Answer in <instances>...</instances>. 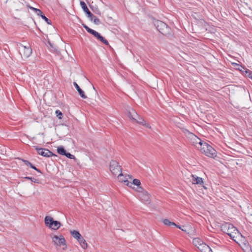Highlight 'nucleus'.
Wrapping results in <instances>:
<instances>
[{
  "label": "nucleus",
  "mask_w": 252,
  "mask_h": 252,
  "mask_svg": "<svg viewBox=\"0 0 252 252\" xmlns=\"http://www.w3.org/2000/svg\"><path fill=\"white\" fill-rule=\"evenodd\" d=\"M199 144L201 146L200 151L202 153L210 158H215L217 156L216 151L211 145L201 141L199 142Z\"/></svg>",
  "instance_id": "1"
},
{
  "label": "nucleus",
  "mask_w": 252,
  "mask_h": 252,
  "mask_svg": "<svg viewBox=\"0 0 252 252\" xmlns=\"http://www.w3.org/2000/svg\"><path fill=\"white\" fill-rule=\"evenodd\" d=\"M138 196L142 202L146 204H149L151 202L150 195L147 191L144 190L142 188H138Z\"/></svg>",
  "instance_id": "2"
},
{
  "label": "nucleus",
  "mask_w": 252,
  "mask_h": 252,
  "mask_svg": "<svg viewBox=\"0 0 252 252\" xmlns=\"http://www.w3.org/2000/svg\"><path fill=\"white\" fill-rule=\"evenodd\" d=\"M19 48V53L22 58H28L32 54V49L29 46H26L20 44Z\"/></svg>",
  "instance_id": "3"
},
{
  "label": "nucleus",
  "mask_w": 252,
  "mask_h": 252,
  "mask_svg": "<svg viewBox=\"0 0 252 252\" xmlns=\"http://www.w3.org/2000/svg\"><path fill=\"white\" fill-rule=\"evenodd\" d=\"M221 230L231 238H234V236L233 235V232L237 230V229L233 224L226 223L221 226Z\"/></svg>",
  "instance_id": "4"
},
{
  "label": "nucleus",
  "mask_w": 252,
  "mask_h": 252,
  "mask_svg": "<svg viewBox=\"0 0 252 252\" xmlns=\"http://www.w3.org/2000/svg\"><path fill=\"white\" fill-rule=\"evenodd\" d=\"M110 170L114 176H117L122 172L121 166L117 161L114 160L110 162Z\"/></svg>",
  "instance_id": "5"
},
{
  "label": "nucleus",
  "mask_w": 252,
  "mask_h": 252,
  "mask_svg": "<svg viewBox=\"0 0 252 252\" xmlns=\"http://www.w3.org/2000/svg\"><path fill=\"white\" fill-rule=\"evenodd\" d=\"M33 147L37 151V152L39 155L43 157L49 158L52 156H57L56 155L47 149L39 148L36 146H33Z\"/></svg>",
  "instance_id": "6"
},
{
  "label": "nucleus",
  "mask_w": 252,
  "mask_h": 252,
  "mask_svg": "<svg viewBox=\"0 0 252 252\" xmlns=\"http://www.w3.org/2000/svg\"><path fill=\"white\" fill-rule=\"evenodd\" d=\"M155 25L158 32H161L162 31H168L169 30V28L167 25L165 23L161 21H156Z\"/></svg>",
  "instance_id": "7"
},
{
  "label": "nucleus",
  "mask_w": 252,
  "mask_h": 252,
  "mask_svg": "<svg viewBox=\"0 0 252 252\" xmlns=\"http://www.w3.org/2000/svg\"><path fill=\"white\" fill-rule=\"evenodd\" d=\"M61 236V237L60 238L57 235H54L52 237V241L55 245L59 246H61V245H65L66 241L65 239L62 236Z\"/></svg>",
  "instance_id": "8"
},
{
  "label": "nucleus",
  "mask_w": 252,
  "mask_h": 252,
  "mask_svg": "<svg viewBox=\"0 0 252 252\" xmlns=\"http://www.w3.org/2000/svg\"><path fill=\"white\" fill-rule=\"evenodd\" d=\"M80 5L81 6V8L83 10V11L87 15L88 17L89 18L91 21H92L93 20V17H94L93 14L89 10L85 2L84 1H80Z\"/></svg>",
  "instance_id": "9"
},
{
  "label": "nucleus",
  "mask_w": 252,
  "mask_h": 252,
  "mask_svg": "<svg viewBox=\"0 0 252 252\" xmlns=\"http://www.w3.org/2000/svg\"><path fill=\"white\" fill-rule=\"evenodd\" d=\"M191 177H192V183L193 184L201 185L204 189H207L206 187L203 185L204 182L202 178L195 176L194 175H192Z\"/></svg>",
  "instance_id": "10"
},
{
  "label": "nucleus",
  "mask_w": 252,
  "mask_h": 252,
  "mask_svg": "<svg viewBox=\"0 0 252 252\" xmlns=\"http://www.w3.org/2000/svg\"><path fill=\"white\" fill-rule=\"evenodd\" d=\"M90 33L92 34L93 35H94V37H95L97 39H98L100 41H101L105 45H108L110 47H111L109 44L108 41L106 39H105L104 38V37H103L102 35H101L99 32H90Z\"/></svg>",
  "instance_id": "11"
},
{
  "label": "nucleus",
  "mask_w": 252,
  "mask_h": 252,
  "mask_svg": "<svg viewBox=\"0 0 252 252\" xmlns=\"http://www.w3.org/2000/svg\"><path fill=\"white\" fill-rule=\"evenodd\" d=\"M55 220L51 216H46L44 219V222L45 225L49 228H52L53 224Z\"/></svg>",
  "instance_id": "12"
},
{
  "label": "nucleus",
  "mask_w": 252,
  "mask_h": 252,
  "mask_svg": "<svg viewBox=\"0 0 252 252\" xmlns=\"http://www.w3.org/2000/svg\"><path fill=\"white\" fill-rule=\"evenodd\" d=\"M241 12L248 17H252V9L247 6L241 7Z\"/></svg>",
  "instance_id": "13"
},
{
  "label": "nucleus",
  "mask_w": 252,
  "mask_h": 252,
  "mask_svg": "<svg viewBox=\"0 0 252 252\" xmlns=\"http://www.w3.org/2000/svg\"><path fill=\"white\" fill-rule=\"evenodd\" d=\"M118 178L120 182L126 183V186L131 187V186L132 185L131 183L129 182L127 179L126 178V177L124 176L122 172L120 173L118 175Z\"/></svg>",
  "instance_id": "14"
},
{
  "label": "nucleus",
  "mask_w": 252,
  "mask_h": 252,
  "mask_svg": "<svg viewBox=\"0 0 252 252\" xmlns=\"http://www.w3.org/2000/svg\"><path fill=\"white\" fill-rule=\"evenodd\" d=\"M198 250L201 252H213L210 247L204 242L202 243L200 247H199Z\"/></svg>",
  "instance_id": "15"
},
{
  "label": "nucleus",
  "mask_w": 252,
  "mask_h": 252,
  "mask_svg": "<svg viewBox=\"0 0 252 252\" xmlns=\"http://www.w3.org/2000/svg\"><path fill=\"white\" fill-rule=\"evenodd\" d=\"M73 85L77 90L79 95L83 98H86L87 96L85 95L84 92L80 88L77 83L75 82H73Z\"/></svg>",
  "instance_id": "16"
},
{
  "label": "nucleus",
  "mask_w": 252,
  "mask_h": 252,
  "mask_svg": "<svg viewBox=\"0 0 252 252\" xmlns=\"http://www.w3.org/2000/svg\"><path fill=\"white\" fill-rule=\"evenodd\" d=\"M77 241H78L80 246L83 249H86L87 248V243H86V240L84 239V238L82 236L80 237L79 238V239L77 240Z\"/></svg>",
  "instance_id": "17"
},
{
  "label": "nucleus",
  "mask_w": 252,
  "mask_h": 252,
  "mask_svg": "<svg viewBox=\"0 0 252 252\" xmlns=\"http://www.w3.org/2000/svg\"><path fill=\"white\" fill-rule=\"evenodd\" d=\"M203 242H204L199 238H195L192 241L193 244L197 247L198 249L199 247H200Z\"/></svg>",
  "instance_id": "18"
},
{
  "label": "nucleus",
  "mask_w": 252,
  "mask_h": 252,
  "mask_svg": "<svg viewBox=\"0 0 252 252\" xmlns=\"http://www.w3.org/2000/svg\"><path fill=\"white\" fill-rule=\"evenodd\" d=\"M128 116L130 119L134 121L136 120V117H138V115L137 113L132 109H131V111H129Z\"/></svg>",
  "instance_id": "19"
},
{
  "label": "nucleus",
  "mask_w": 252,
  "mask_h": 252,
  "mask_svg": "<svg viewBox=\"0 0 252 252\" xmlns=\"http://www.w3.org/2000/svg\"><path fill=\"white\" fill-rule=\"evenodd\" d=\"M134 122L143 126H145L147 127H149V124H147L143 118L139 116H138V117H136Z\"/></svg>",
  "instance_id": "20"
},
{
  "label": "nucleus",
  "mask_w": 252,
  "mask_h": 252,
  "mask_svg": "<svg viewBox=\"0 0 252 252\" xmlns=\"http://www.w3.org/2000/svg\"><path fill=\"white\" fill-rule=\"evenodd\" d=\"M70 233L72 236L77 240L79 239V238L82 236L79 232L76 230H71Z\"/></svg>",
  "instance_id": "21"
},
{
  "label": "nucleus",
  "mask_w": 252,
  "mask_h": 252,
  "mask_svg": "<svg viewBox=\"0 0 252 252\" xmlns=\"http://www.w3.org/2000/svg\"><path fill=\"white\" fill-rule=\"evenodd\" d=\"M57 152L61 155L65 156L67 152L63 146H60L57 149Z\"/></svg>",
  "instance_id": "22"
},
{
  "label": "nucleus",
  "mask_w": 252,
  "mask_h": 252,
  "mask_svg": "<svg viewBox=\"0 0 252 252\" xmlns=\"http://www.w3.org/2000/svg\"><path fill=\"white\" fill-rule=\"evenodd\" d=\"M61 225V223L60 221L58 220H55L53 224L52 228H51L50 229L57 230L60 227Z\"/></svg>",
  "instance_id": "23"
},
{
  "label": "nucleus",
  "mask_w": 252,
  "mask_h": 252,
  "mask_svg": "<svg viewBox=\"0 0 252 252\" xmlns=\"http://www.w3.org/2000/svg\"><path fill=\"white\" fill-rule=\"evenodd\" d=\"M29 7L37 15L41 17V15H43L42 12L40 9L34 8L30 6Z\"/></svg>",
  "instance_id": "24"
},
{
  "label": "nucleus",
  "mask_w": 252,
  "mask_h": 252,
  "mask_svg": "<svg viewBox=\"0 0 252 252\" xmlns=\"http://www.w3.org/2000/svg\"><path fill=\"white\" fill-rule=\"evenodd\" d=\"M163 223L167 226H171L173 225H175V223L174 222L171 221L169 220L165 219L163 220Z\"/></svg>",
  "instance_id": "25"
},
{
  "label": "nucleus",
  "mask_w": 252,
  "mask_h": 252,
  "mask_svg": "<svg viewBox=\"0 0 252 252\" xmlns=\"http://www.w3.org/2000/svg\"><path fill=\"white\" fill-rule=\"evenodd\" d=\"M24 178L27 180H30L31 181H32V182L34 183H37V184L40 183V181L38 179H35L34 178L27 176V177H24Z\"/></svg>",
  "instance_id": "26"
},
{
  "label": "nucleus",
  "mask_w": 252,
  "mask_h": 252,
  "mask_svg": "<svg viewBox=\"0 0 252 252\" xmlns=\"http://www.w3.org/2000/svg\"><path fill=\"white\" fill-rule=\"evenodd\" d=\"M132 185L133 184L136 186H137V190H138V188L140 187V185H141L140 181L137 179H134L133 180L132 183H131Z\"/></svg>",
  "instance_id": "27"
},
{
  "label": "nucleus",
  "mask_w": 252,
  "mask_h": 252,
  "mask_svg": "<svg viewBox=\"0 0 252 252\" xmlns=\"http://www.w3.org/2000/svg\"><path fill=\"white\" fill-rule=\"evenodd\" d=\"M57 117L59 119H62L63 116V114L61 111H60L59 110H57L55 112Z\"/></svg>",
  "instance_id": "28"
},
{
  "label": "nucleus",
  "mask_w": 252,
  "mask_h": 252,
  "mask_svg": "<svg viewBox=\"0 0 252 252\" xmlns=\"http://www.w3.org/2000/svg\"><path fill=\"white\" fill-rule=\"evenodd\" d=\"M66 157L67 158L72 159L75 158V156L69 153L66 152V155H65Z\"/></svg>",
  "instance_id": "29"
},
{
  "label": "nucleus",
  "mask_w": 252,
  "mask_h": 252,
  "mask_svg": "<svg viewBox=\"0 0 252 252\" xmlns=\"http://www.w3.org/2000/svg\"><path fill=\"white\" fill-rule=\"evenodd\" d=\"M22 160L25 165H26L27 166H30L31 167L32 164L29 161L25 159H22Z\"/></svg>",
  "instance_id": "30"
},
{
  "label": "nucleus",
  "mask_w": 252,
  "mask_h": 252,
  "mask_svg": "<svg viewBox=\"0 0 252 252\" xmlns=\"http://www.w3.org/2000/svg\"><path fill=\"white\" fill-rule=\"evenodd\" d=\"M246 72L247 73H248V76L249 78L252 79V71L251 70H249V69H247L246 68Z\"/></svg>",
  "instance_id": "31"
},
{
  "label": "nucleus",
  "mask_w": 252,
  "mask_h": 252,
  "mask_svg": "<svg viewBox=\"0 0 252 252\" xmlns=\"http://www.w3.org/2000/svg\"><path fill=\"white\" fill-rule=\"evenodd\" d=\"M41 18L44 19L48 24H51V21L49 20L47 17H45L44 15H41Z\"/></svg>",
  "instance_id": "32"
},
{
  "label": "nucleus",
  "mask_w": 252,
  "mask_h": 252,
  "mask_svg": "<svg viewBox=\"0 0 252 252\" xmlns=\"http://www.w3.org/2000/svg\"><path fill=\"white\" fill-rule=\"evenodd\" d=\"M93 20L92 21H93L94 22V23L95 24H98L99 23V20L95 16H94L93 15Z\"/></svg>",
  "instance_id": "33"
},
{
  "label": "nucleus",
  "mask_w": 252,
  "mask_h": 252,
  "mask_svg": "<svg viewBox=\"0 0 252 252\" xmlns=\"http://www.w3.org/2000/svg\"><path fill=\"white\" fill-rule=\"evenodd\" d=\"M85 28H86L88 32H95V31L89 28L87 26H85Z\"/></svg>",
  "instance_id": "34"
},
{
  "label": "nucleus",
  "mask_w": 252,
  "mask_h": 252,
  "mask_svg": "<svg viewBox=\"0 0 252 252\" xmlns=\"http://www.w3.org/2000/svg\"><path fill=\"white\" fill-rule=\"evenodd\" d=\"M174 226H176L177 228H179V229H182V226L178 225L175 223V225H173Z\"/></svg>",
  "instance_id": "35"
},
{
  "label": "nucleus",
  "mask_w": 252,
  "mask_h": 252,
  "mask_svg": "<svg viewBox=\"0 0 252 252\" xmlns=\"http://www.w3.org/2000/svg\"><path fill=\"white\" fill-rule=\"evenodd\" d=\"M183 131L184 133H187V132H188V133H190V132H189V131L188 130L186 129H185L183 130Z\"/></svg>",
  "instance_id": "36"
},
{
  "label": "nucleus",
  "mask_w": 252,
  "mask_h": 252,
  "mask_svg": "<svg viewBox=\"0 0 252 252\" xmlns=\"http://www.w3.org/2000/svg\"><path fill=\"white\" fill-rule=\"evenodd\" d=\"M48 43H49V44L50 45V46H51V47H52L53 48H53V45L51 44V42L50 41V40H48Z\"/></svg>",
  "instance_id": "37"
},
{
  "label": "nucleus",
  "mask_w": 252,
  "mask_h": 252,
  "mask_svg": "<svg viewBox=\"0 0 252 252\" xmlns=\"http://www.w3.org/2000/svg\"><path fill=\"white\" fill-rule=\"evenodd\" d=\"M31 168L34 169L35 170L37 169V168L33 164H32Z\"/></svg>",
  "instance_id": "38"
},
{
  "label": "nucleus",
  "mask_w": 252,
  "mask_h": 252,
  "mask_svg": "<svg viewBox=\"0 0 252 252\" xmlns=\"http://www.w3.org/2000/svg\"><path fill=\"white\" fill-rule=\"evenodd\" d=\"M35 170H36L37 172H39V173H42V172H41V170H40V169H37V168Z\"/></svg>",
  "instance_id": "39"
},
{
  "label": "nucleus",
  "mask_w": 252,
  "mask_h": 252,
  "mask_svg": "<svg viewBox=\"0 0 252 252\" xmlns=\"http://www.w3.org/2000/svg\"><path fill=\"white\" fill-rule=\"evenodd\" d=\"M161 33L163 34V35H165V36H167V34H169V33H170L169 32H166V34H164L162 32H161Z\"/></svg>",
  "instance_id": "40"
},
{
  "label": "nucleus",
  "mask_w": 252,
  "mask_h": 252,
  "mask_svg": "<svg viewBox=\"0 0 252 252\" xmlns=\"http://www.w3.org/2000/svg\"><path fill=\"white\" fill-rule=\"evenodd\" d=\"M234 64L236 66V67H238V66H240V65L239 64L236 63H234Z\"/></svg>",
  "instance_id": "41"
},
{
  "label": "nucleus",
  "mask_w": 252,
  "mask_h": 252,
  "mask_svg": "<svg viewBox=\"0 0 252 252\" xmlns=\"http://www.w3.org/2000/svg\"><path fill=\"white\" fill-rule=\"evenodd\" d=\"M182 227H184V226H183ZM181 229L182 230H183V231H186V230H184V229H183V228H182V229Z\"/></svg>",
  "instance_id": "42"
},
{
  "label": "nucleus",
  "mask_w": 252,
  "mask_h": 252,
  "mask_svg": "<svg viewBox=\"0 0 252 252\" xmlns=\"http://www.w3.org/2000/svg\"><path fill=\"white\" fill-rule=\"evenodd\" d=\"M93 89H94V90H95V88H94V86H93Z\"/></svg>",
  "instance_id": "43"
}]
</instances>
